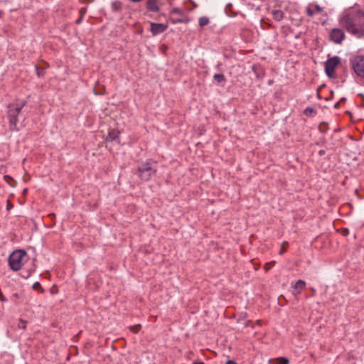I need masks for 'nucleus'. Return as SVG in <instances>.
Instances as JSON below:
<instances>
[{
    "label": "nucleus",
    "mask_w": 364,
    "mask_h": 364,
    "mask_svg": "<svg viewBox=\"0 0 364 364\" xmlns=\"http://www.w3.org/2000/svg\"><path fill=\"white\" fill-rule=\"evenodd\" d=\"M339 23L353 36H364V11L346 13L340 18Z\"/></svg>",
    "instance_id": "1"
},
{
    "label": "nucleus",
    "mask_w": 364,
    "mask_h": 364,
    "mask_svg": "<svg viewBox=\"0 0 364 364\" xmlns=\"http://www.w3.org/2000/svg\"><path fill=\"white\" fill-rule=\"evenodd\" d=\"M26 259L25 251L18 250L13 252L9 258V264L11 269L18 271Z\"/></svg>",
    "instance_id": "2"
},
{
    "label": "nucleus",
    "mask_w": 364,
    "mask_h": 364,
    "mask_svg": "<svg viewBox=\"0 0 364 364\" xmlns=\"http://www.w3.org/2000/svg\"><path fill=\"white\" fill-rule=\"evenodd\" d=\"M156 171V163L152 161H146L138 168V176L144 181H148Z\"/></svg>",
    "instance_id": "3"
},
{
    "label": "nucleus",
    "mask_w": 364,
    "mask_h": 364,
    "mask_svg": "<svg viewBox=\"0 0 364 364\" xmlns=\"http://www.w3.org/2000/svg\"><path fill=\"white\" fill-rule=\"evenodd\" d=\"M25 102H22L21 104H11L9 106L8 109V116L9 119V124L11 129H18L17 128V123H18V119L17 117L20 112L21 111L22 108L24 107Z\"/></svg>",
    "instance_id": "4"
},
{
    "label": "nucleus",
    "mask_w": 364,
    "mask_h": 364,
    "mask_svg": "<svg viewBox=\"0 0 364 364\" xmlns=\"http://www.w3.org/2000/svg\"><path fill=\"white\" fill-rule=\"evenodd\" d=\"M350 63L355 73L358 77L364 78V56L357 55L351 60Z\"/></svg>",
    "instance_id": "5"
},
{
    "label": "nucleus",
    "mask_w": 364,
    "mask_h": 364,
    "mask_svg": "<svg viewBox=\"0 0 364 364\" xmlns=\"http://www.w3.org/2000/svg\"><path fill=\"white\" fill-rule=\"evenodd\" d=\"M339 63L340 58L338 57H333L326 62L325 71L328 77H333L334 76L335 69Z\"/></svg>",
    "instance_id": "6"
},
{
    "label": "nucleus",
    "mask_w": 364,
    "mask_h": 364,
    "mask_svg": "<svg viewBox=\"0 0 364 364\" xmlns=\"http://www.w3.org/2000/svg\"><path fill=\"white\" fill-rule=\"evenodd\" d=\"M330 38L334 43L340 44L345 38L344 31L341 28H333L331 32Z\"/></svg>",
    "instance_id": "7"
},
{
    "label": "nucleus",
    "mask_w": 364,
    "mask_h": 364,
    "mask_svg": "<svg viewBox=\"0 0 364 364\" xmlns=\"http://www.w3.org/2000/svg\"><path fill=\"white\" fill-rule=\"evenodd\" d=\"M323 11V8L316 4H310L306 8V13L311 17L321 14Z\"/></svg>",
    "instance_id": "8"
},
{
    "label": "nucleus",
    "mask_w": 364,
    "mask_h": 364,
    "mask_svg": "<svg viewBox=\"0 0 364 364\" xmlns=\"http://www.w3.org/2000/svg\"><path fill=\"white\" fill-rule=\"evenodd\" d=\"M151 31L154 36L163 33L167 28V25L164 23H151Z\"/></svg>",
    "instance_id": "9"
},
{
    "label": "nucleus",
    "mask_w": 364,
    "mask_h": 364,
    "mask_svg": "<svg viewBox=\"0 0 364 364\" xmlns=\"http://www.w3.org/2000/svg\"><path fill=\"white\" fill-rule=\"evenodd\" d=\"M146 9L149 11H158L159 9L158 6V0H146Z\"/></svg>",
    "instance_id": "10"
},
{
    "label": "nucleus",
    "mask_w": 364,
    "mask_h": 364,
    "mask_svg": "<svg viewBox=\"0 0 364 364\" xmlns=\"http://www.w3.org/2000/svg\"><path fill=\"white\" fill-rule=\"evenodd\" d=\"M306 282L303 280H299L297 281L294 287V294H299L301 292V290L305 287Z\"/></svg>",
    "instance_id": "11"
},
{
    "label": "nucleus",
    "mask_w": 364,
    "mask_h": 364,
    "mask_svg": "<svg viewBox=\"0 0 364 364\" xmlns=\"http://www.w3.org/2000/svg\"><path fill=\"white\" fill-rule=\"evenodd\" d=\"M272 15L275 21H280L284 18V12L279 9H274L272 11Z\"/></svg>",
    "instance_id": "12"
},
{
    "label": "nucleus",
    "mask_w": 364,
    "mask_h": 364,
    "mask_svg": "<svg viewBox=\"0 0 364 364\" xmlns=\"http://www.w3.org/2000/svg\"><path fill=\"white\" fill-rule=\"evenodd\" d=\"M117 138L118 132L114 130H112L111 132H109L107 139L109 141H114Z\"/></svg>",
    "instance_id": "13"
},
{
    "label": "nucleus",
    "mask_w": 364,
    "mask_h": 364,
    "mask_svg": "<svg viewBox=\"0 0 364 364\" xmlns=\"http://www.w3.org/2000/svg\"><path fill=\"white\" fill-rule=\"evenodd\" d=\"M198 22H199V25L200 26H206L207 24H208L209 19H208V18H207L205 16H203L199 18Z\"/></svg>",
    "instance_id": "14"
},
{
    "label": "nucleus",
    "mask_w": 364,
    "mask_h": 364,
    "mask_svg": "<svg viewBox=\"0 0 364 364\" xmlns=\"http://www.w3.org/2000/svg\"><path fill=\"white\" fill-rule=\"evenodd\" d=\"M213 77L218 83L224 82L225 80L223 74H215Z\"/></svg>",
    "instance_id": "15"
},
{
    "label": "nucleus",
    "mask_w": 364,
    "mask_h": 364,
    "mask_svg": "<svg viewBox=\"0 0 364 364\" xmlns=\"http://www.w3.org/2000/svg\"><path fill=\"white\" fill-rule=\"evenodd\" d=\"M112 7L115 11L119 10L122 7V4L119 1H113L112 3Z\"/></svg>",
    "instance_id": "16"
},
{
    "label": "nucleus",
    "mask_w": 364,
    "mask_h": 364,
    "mask_svg": "<svg viewBox=\"0 0 364 364\" xmlns=\"http://www.w3.org/2000/svg\"><path fill=\"white\" fill-rule=\"evenodd\" d=\"M278 363L277 364H289V360L286 358L281 357L277 359Z\"/></svg>",
    "instance_id": "17"
},
{
    "label": "nucleus",
    "mask_w": 364,
    "mask_h": 364,
    "mask_svg": "<svg viewBox=\"0 0 364 364\" xmlns=\"http://www.w3.org/2000/svg\"><path fill=\"white\" fill-rule=\"evenodd\" d=\"M26 327V321H23V320H21L18 323V328H22V329H25Z\"/></svg>",
    "instance_id": "18"
},
{
    "label": "nucleus",
    "mask_w": 364,
    "mask_h": 364,
    "mask_svg": "<svg viewBox=\"0 0 364 364\" xmlns=\"http://www.w3.org/2000/svg\"><path fill=\"white\" fill-rule=\"evenodd\" d=\"M274 264V262H272L270 263H268L265 265V270L268 271Z\"/></svg>",
    "instance_id": "19"
},
{
    "label": "nucleus",
    "mask_w": 364,
    "mask_h": 364,
    "mask_svg": "<svg viewBox=\"0 0 364 364\" xmlns=\"http://www.w3.org/2000/svg\"><path fill=\"white\" fill-rule=\"evenodd\" d=\"M171 13H173V14H180V15L182 14L181 11L179 9H177V8L173 9Z\"/></svg>",
    "instance_id": "20"
},
{
    "label": "nucleus",
    "mask_w": 364,
    "mask_h": 364,
    "mask_svg": "<svg viewBox=\"0 0 364 364\" xmlns=\"http://www.w3.org/2000/svg\"><path fill=\"white\" fill-rule=\"evenodd\" d=\"M40 288H41V284H40V283H38V282H36V283H34V284H33V289L37 290V289H40Z\"/></svg>",
    "instance_id": "21"
},
{
    "label": "nucleus",
    "mask_w": 364,
    "mask_h": 364,
    "mask_svg": "<svg viewBox=\"0 0 364 364\" xmlns=\"http://www.w3.org/2000/svg\"><path fill=\"white\" fill-rule=\"evenodd\" d=\"M139 327V326H132L131 327V330L132 331H134V333H136L137 331H138Z\"/></svg>",
    "instance_id": "22"
},
{
    "label": "nucleus",
    "mask_w": 364,
    "mask_h": 364,
    "mask_svg": "<svg viewBox=\"0 0 364 364\" xmlns=\"http://www.w3.org/2000/svg\"><path fill=\"white\" fill-rule=\"evenodd\" d=\"M0 300L2 301H6V298L3 295L0 296Z\"/></svg>",
    "instance_id": "23"
},
{
    "label": "nucleus",
    "mask_w": 364,
    "mask_h": 364,
    "mask_svg": "<svg viewBox=\"0 0 364 364\" xmlns=\"http://www.w3.org/2000/svg\"><path fill=\"white\" fill-rule=\"evenodd\" d=\"M285 251V249L282 247L281 250L279 251V254L280 255H282L284 253V252Z\"/></svg>",
    "instance_id": "24"
},
{
    "label": "nucleus",
    "mask_w": 364,
    "mask_h": 364,
    "mask_svg": "<svg viewBox=\"0 0 364 364\" xmlns=\"http://www.w3.org/2000/svg\"><path fill=\"white\" fill-rule=\"evenodd\" d=\"M226 364H236L234 361L232 360H228Z\"/></svg>",
    "instance_id": "25"
},
{
    "label": "nucleus",
    "mask_w": 364,
    "mask_h": 364,
    "mask_svg": "<svg viewBox=\"0 0 364 364\" xmlns=\"http://www.w3.org/2000/svg\"><path fill=\"white\" fill-rule=\"evenodd\" d=\"M13 298H16V299L18 298V294H14L13 295Z\"/></svg>",
    "instance_id": "26"
},
{
    "label": "nucleus",
    "mask_w": 364,
    "mask_h": 364,
    "mask_svg": "<svg viewBox=\"0 0 364 364\" xmlns=\"http://www.w3.org/2000/svg\"><path fill=\"white\" fill-rule=\"evenodd\" d=\"M80 21V20L79 19V20L77 21V23H79Z\"/></svg>",
    "instance_id": "27"
}]
</instances>
